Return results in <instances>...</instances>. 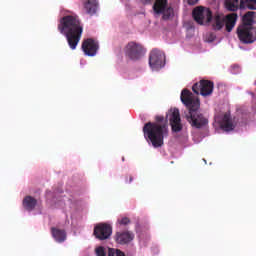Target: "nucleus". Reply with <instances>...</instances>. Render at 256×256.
<instances>
[{
  "label": "nucleus",
  "mask_w": 256,
  "mask_h": 256,
  "mask_svg": "<svg viewBox=\"0 0 256 256\" xmlns=\"http://www.w3.org/2000/svg\"><path fill=\"white\" fill-rule=\"evenodd\" d=\"M58 31L62 35H65L70 49L75 51V49H77V45H79V41H81V36L83 35V24H81L79 16H64L62 19H60V23L58 24Z\"/></svg>",
  "instance_id": "nucleus-1"
},
{
  "label": "nucleus",
  "mask_w": 256,
  "mask_h": 256,
  "mask_svg": "<svg viewBox=\"0 0 256 256\" xmlns=\"http://www.w3.org/2000/svg\"><path fill=\"white\" fill-rule=\"evenodd\" d=\"M143 134L155 149L165 145V138L169 137V125L165 117L156 116L155 122H147L143 126Z\"/></svg>",
  "instance_id": "nucleus-2"
},
{
  "label": "nucleus",
  "mask_w": 256,
  "mask_h": 256,
  "mask_svg": "<svg viewBox=\"0 0 256 256\" xmlns=\"http://www.w3.org/2000/svg\"><path fill=\"white\" fill-rule=\"evenodd\" d=\"M192 16L194 21L198 25H203V23H211L214 31H221L225 27V16L221 14H216L213 18V12L209 8H203L202 6L197 7L193 10Z\"/></svg>",
  "instance_id": "nucleus-3"
},
{
  "label": "nucleus",
  "mask_w": 256,
  "mask_h": 256,
  "mask_svg": "<svg viewBox=\"0 0 256 256\" xmlns=\"http://www.w3.org/2000/svg\"><path fill=\"white\" fill-rule=\"evenodd\" d=\"M199 106L198 103L194 105V109L189 110L188 114L186 115V120L192 127H195V129H201L202 127H205L207 123H209V120L203 116L201 112H199Z\"/></svg>",
  "instance_id": "nucleus-4"
},
{
  "label": "nucleus",
  "mask_w": 256,
  "mask_h": 256,
  "mask_svg": "<svg viewBox=\"0 0 256 256\" xmlns=\"http://www.w3.org/2000/svg\"><path fill=\"white\" fill-rule=\"evenodd\" d=\"M167 0H155L153 4L154 15H162L163 21H169L173 17V8L167 6Z\"/></svg>",
  "instance_id": "nucleus-5"
},
{
  "label": "nucleus",
  "mask_w": 256,
  "mask_h": 256,
  "mask_svg": "<svg viewBox=\"0 0 256 256\" xmlns=\"http://www.w3.org/2000/svg\"><path fill=\"white\" fill-rule=\"evenodd\" d=\"M215 84L211 80H200L192 86V91L196 95H202V97H209L213 94Z\"/></svg>",
  "instance_id": "nucleus-6"
},
{
  "label": "nucleus",
  "mask_w": 256,
  "mask_h": 256,
  "mask_svg": "<svg viewBox=\"0 0 256 256\" xmlns=\"http://www.w3.org/2000/svg\"><path fill=\"white\" fill-rule=\"evenodd\" d=\"M149 66L153 71H159L165 67V53L155 48L149 54Z\"/></svg>",
  "instance_id": "nucleus-7"
},
{
  "label": "nucleus",
  "mask_w": 256,
  "mask_h": 256,
  "mask_svg": "<svg viewBox=\"0 0 256 256\" xmlns=\"http://www.w3.org/2000/svg\"><path fill=\"white\" fill-rule=\"evenodd\" d=\"M125 54L131 61H139L145 55V50L141 44L130 42L125 47Z\"/></svg>",
  "instance_id": "nucleus-8"
},
{
  "label": "nucleus",
  "mask_w": 256,
  "mask_h": 256,
  "mask_svg": "<svg viewBox=\"0 0 256 256\" xmlns=\"http://www.w3.org/2000/svg\"><path fill=\"white\" fill-rule=\"evenodd\" d=\"M228 11H237V9L256 10V0H228Z\"/></svg>",
  "instance_id": "nucleus-9"
},
{
  "label": "nucleus",
  "mask_w": 256,
  "mask_h": 256,
  "mask_svg": "<svg viewBox=\"0 0 256 256\" xmlns=\"http://www.w3.org/2000/svg\"><path fill=\"white\" fill-rule=\"evenodd\" d=\"M113 234V227L107 223H99L94 227L93 235L99 241H105Z\"/></svg>",
  "instance_id": "nucleus-10"
},
{
  "label": "nucleus",
  "mask_w": 256,
  "mask_h": 256,
  "mask_svg": "<svg viewBox=\"0 0 256 256\" xmlns=\"http://www.w3.org/2000/svg\"><path fill=\"white\" fill-rule=\"evenodd\" d=\"M237 33L238 38L242 43H253L256 41V28L239 26Z\"/></svg>",
  "instance_id": "nucleus-11"
},
{
  "label": "nucleus",
  "mask_w": 256,
  "mask_h": 256,
  "mask_svg": "<svg viewBox=\"0 0 256 256\" xmlns=\"http://www.w3.org/2000/svg\"><path fill=\"white\" fill-rule=\"evenodd\" d=\"M82 51L88 57H95L97 51H99V43L93 38H87L82 42Z\"/></svg>",
  "instance_id": "nucleus-12"
},
{
  "label": "nucleus",
  "mask_w": 256,
  "mask_h": 256,
  "mask_svg": "<svg viewBox=\"0 0 256 256\" xmlns=\"http://www.w3.org/2000/svg\"><path fill=\"white\" fill-rule=\"evenodd\" d=\"M170 127L173 133H180L183 131V124H181V114L179 109L174 108L169 117Z\"/></svg>",
  "instance_id": "nucleus-13"
},
{
  "label": "nucleus",
  "mask_w": 256,
  "mask_h": 256,
  "mask_svg": "<svg viewBox=\"0 0 256 256\" xmlns=\"http://www.w3.org/2000/svg\"><path fill=\"white\" fill-rule=\"evenodd\" d=\"M180 99L189 111H191V109H194L196 103L198 104V106H201L199 98L195 99L193 97V93L187 89L182 90Z\"/></svg>",
  "instance_id": "nucleus-14"
},
{
  "label": "nucleus",
  "mask_w": 256,
  "mask_h": 256,
  "mask_svg": "<svg viewBox=\"0 0 256 256\" xmlns=\"http://www.w3.org/2000/svg\"><path fill=\"white\" fill-rule=\"evenodd\" d=\"M114 239L119 245H127V243H131L135 239V234L131 231H120L116 232Z\"/></svg>",
  "instance_id": "nucleus-15"
},
{
  "label": "nucleus",
  "mask_w": 256,
  "mask_h": 256,
  "mask_svg": "<svg viewBox=\"0 0 256 256\" xmlns=\"http://www.w3.org/2000/svg\"><path fill=\"white\" fill-rule=\"evenodd\" d=\"M82 5L87 15H95L99 9V0H82Z\"/></svg>",
  "instance_id": "nucleus-16"
},
{
  "label": "nucleus",
  "mask_w": 256,
  "mask_h": 256,
  "mask_svg": "<svg viewBox=\"0 0 256 256\" xmlns=\"http://www.w3.org/2000/svg\"><path fill=\"white\" fill-rule=\"evenodd\" d=\"M220 127L223 131H233L235 129V125L233 124V118H231L230 113H225L220 122Z\"/></svg>",
  "instance_id": "nucleus-17"
},
{
  "label": "nucleus",
  "mask_w": 256,
  "mask_h": 256,
  "mask_svg": "<svg viewBox=\"0 0 256 256\" xmlns=\"http://www.w3.org/2000/svg\"><path fill=\"white\" fill-rule=\"evenodd\" d=\"M226 25V31L231 33L233 31V27H235V23H237V14H229L224 17Z\"/></svg>",
  "instance_id": "nucleus-18"
},
{
  "label": "nucleus",
  "mask_w": 256,
  "mask_h": 256,
  "mask_svg": "<svg viewBox=\"0 0 256 256\" xmlns=\"http://www.w3.org/2000/svg\"><path fill=\"white\" fill-rule=\"evenodd\" d=\"M52 236L57 243H63L67 239V232L58 228L51 229Z\"/></svg>",
  "instance_id": "nucleus-19"
},
{
  "label": "nucleus",
  "mask_w": 256,
  "mask_h": 256,
  "mask_svg": "<svg viewBox=\"0 0 256 256\" xmlns=\"http://www.w3.org/2000/svg\"><path fill=\"white\" fill-rule=\"evenodd\" d=\"M23 207L26 211H33L37 207V199L33 198V196H26L23 199Z\"/></svg>",
  "instance_id": "nucleus-20"
},
{
  "label": "nucleus",
  "mask_w": 256,
  "mask_h": 256,
  "mask_svg": "<svg viewBox=\"0 0 256 256\" xmlns=\"http://www.w3.org/2000/svg\"><path fill=\"white\" fill-rule=\"evenodd\" d=\"M255 12H247L242 18V25L240 27L253 28V16Z\"/></svg>",
  "instance_id": "nucleus-21"
},
{
  "label": "nucleus",
  "mask_w": 256,
  "mask_h": 256,
  "mask_svg": "<svg viewBox=\"0 0 256 256\" xmlns=\"http://www.w3.org/2000/svg\"><path fill=\"white\" fill-rule=\"evenodd\" d=\"M108 256H125V253L119 249L109 248Z\"/></svg>",
  "instance_id": "nucleus-22"
},
{
  "label": "nucleus",
  "mask_w": 256,
  "mask_h": 256,
  "mask_svg": "<svg viewBox=\"0 0 256 256\" xmlns=\"http://www.w3.org/2000/svg\"><path fill=\"white\" fill-rule=\"evenodd\" d=\"M117 223L123 226L131 225V219L129 217H122L118 219Z\"/></svg>",
  "instance_id": "nucleus-23"
},
{
  "label": "nucleus",
  "mask_w": 256,
  "mask_h": 256,
  "mask_svg": "<svg viewBox=\"0 0 256 256\" xmlns=\"http://www.w3.org/2000/svg\"><path fill=\"white\" fill-rule=\"evenodd\" d=\"M96 256H107V252H105V247L99 246L95 249Z\"/></svg>",
  "instance_id": "nucleus-24"
},
{
  "label": "nucleus",
  "mask_w": 256,
  "mask_h": 256,
  "mask_svg": "<svg viewBox=\"0 0 256 256\" xmlns=\"http://www.w3.org/2000/svg\"><path fill=\"white\" fill-rule=\"evenodd\" d=\"M199 3V0H188V5H197Z\"/></svg>",
  "instance_id": "nucleus-25"
},
{
  "label": "nucleus",
  "mask_w": 256,
  "mask_h": 256,
  "mask_svg": "<svg viewBox=\"0 0 256 256\" xmlns=\"http://www.w3.org/2000/svg\"><path fill=\"white\" fill-rule=\"evenodd\" d=\"M126 183H133V176H129V181L128 180H126Z\"/></svg>",
  "instance_id": "nucleus-26"
},
{
  "label": "nucleus",
  "mask_w": 256,
  "mask_h": 256,
  "mask_svg": "<svg viewBox=\"0 0 256 256\" xmlns=\"http://www.w3.org/2000/svg\"><path fill=\"white\" fill-rule=\"evenodd\" d=\"M143 3H151V0H142Z\"/></svg>",
  "instance_id": "nucleus-27"
},
{
  "label": "nucleus",
  "mask_w": 256,
  "mask_h": 256,
  "mask_svg": "<svg viewBox=\"0 0 256 256\" xmlns=\"http://www.w3.org/2000/svg\"><path fill=\"white\" fill-rule=\"evenodd\" d=\"M122 161H125V158H124V157L122 158Z\"/></svg>",
  "instance_id": "nucleus-28"
}]
</instances>
